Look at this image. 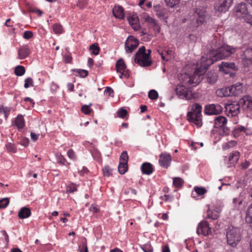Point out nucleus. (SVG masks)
<instances>
[{
    "label": "nucleus",
    "mask_w": 252,
    "mask_h": 252,
    "mask_svg": "<svg viewBox=\"0 0 252 252\" xmlns=\"http://www.w3.org/2000/svg\"><path fill=\"white\" fill-rule=\"evenodd\" d=\"M212 49L200 60V69L205 72L211 64L214 62L230 56L236 51V48L227 45H221L220 40L214 38L212 41Z\"/></svg>",
    "instance_id": "f257e3e1"
},
{
    "label": "nucleus",
    "mask_w": 252,
    "mask_h": 252,
    "mask_svg": "<svg viewBox=\"0 0 252 252\" xmlns=\"http://www.w3.org/2000/svg\"><path fill=\"white\" fill-rule=\"evenodd\" d=\"M204 72L198 67L196 69L192 75L185 74L182 75L181 80L182 84L178 85L176 88V93L178 96L181 99H191L195 97V94L192 93L191 90L186 87L190 85L196 86L201 81L200 75Z\"/></svg>",
    "instance_id": "f03ea898"
},
{
    "label": "nucleus",
    "mask_w": 252,
    "mask_h": 252,
    "mask_svg": "<svg viewBox=\"0 0 252 252\" xmlns=\"http://www.w3.org/2000/svg\"><path fill=\"white\" fill-rule=\"evenodd\" d=\"M244 109H252V97L249 95L244 96L238 103L227 104L225 106V113L228 117L237 116L240 113V106Z\"/></svg>",
    "instance_id": "7ed1b4c3"
},
{
    "label": "nucleus",
    "mask_w": 252,
    "mask_h": 252,
    "mask_svg": "<svg viewBox=\"0 0 252 252\" xmlns=\"http://www.w3.org/2000/svg\"><path fill=\"white\" fill-rule=\"evenodd\" d=\"M201 112L202 106L198 103H194L191 106L190 110L187 114V119L199 127L202 125Z\"/></svg>",
    "instance_id": "20e7f679"
},
{
    "label": "nucleus",
    "mask_w": 252,
    "mask_h": 252,
    "mask_svg": "<svg viewBox=\"0 0 252 252\" xmlns=\"http://www.w3.org/2000/svg\"><path fill=\"white\" fill-rule=\"evenodd\" d=\"M151 50L146 51V48L143 46L136 52L134 57V61L142 66H149L152 64L151 58Z\"/></svg>",
    "instance_id": "39448f33"
},
{
    "label": "nucleus",
    "mask_w": 252,
    "mask_h": 252,
    "mask_svg": "<svg viewBox=\"0 0 252 252\" xmlns=\"http://www.w3.org/2000/svg\"><path fill=\"white\" fill-rule=\"evenodd\" d=\"M189 16L192 25L197 27L205 22L206 11L202 7L196 8L190 12Z\"/></svg>",
    "instance_id": "423d86ee"
},
{
    "label": "nucleus",
    "mask_w": 252,
    "mask_h": 252,
    "mask_svg": "<svg viewBox=\"0 0 252 252\" xmlns=\"http://www.w3.org/2000/svg\"><path fill=\"white\" fill-rule=\"evenodd\" d=\"M226 236L228 244L233 247H235L241 239L240 229L233 227L231 228L229 227Z\"/></svg>",
    "instance_id": "0eeeda50"
},
{
    "label": "nucleus",
    "mask_w": 252,
    "mask_h": 252,
    "mask_svg": "<svg viewBox=\"0 0 252 252\" xmlns=\"http://www.w3.org/2000/svg\"><path fill=\"white\" fill-rule=\"evenodd\" d=\"M235 11L238 17H242L246 22L252 25V16L249 14L246 3H239L235 7Z\"/></svg>",
    "instance_id": "6e6552de"
},
{
    "label": "nucleus",
    "mask_w": 252,
    "mask_h": 252,
    "mask_svg": "<svg viewBox=\"0 0 252 252\" xmlns=\"http://www.w3.org/2000/svg\"><path fill=\"white\" fill-rule=\"evenodd\" d=\"M223 110L222 107L219 104H210L205 107L204 113L208 115H219Z\"/></svg>",
    "instance_id": "1a4fd4ad"
},
{
    "label": "nucleus",
    "mask_w": 252,
    "mask_h": 252,
    "mask_svg": "<svg viewBox=\"0 0 252 252\" xmlns=\"http://www.w3.org/2000/svg\"><path fill=\"white\" fill-rule=\"evenodd\" d=\"M139 41L133 36H129L125 42V49L127 53H132L138 46Z\"/></svg>",
    "instance_id": "9d476101"
},
{
    "label": "nucleus",
    "mask_w": 252,
    "mask_h": 252,
    "mask_svg": "<svg viewBox=\"0 0 252 252\" xmlns=\"http://www.w3.org/2000/svg\"><path fill=\"white\" fill-rule=\"evenodd\" d=\"M233 0H220L215 5V10L219 12L224 13L228 10Z\"/></svg>",
    "instance_id": "9b49d317"
},
{
    "label": "nucleus",
    "mask_w": 252,
    "mask_h": 252,
    "mask_svg": "<svg viewBox=\"0 0 252 252\" xmlns=\"http://www.w3.org/2000/svg\"><path fill=\"white\" fill-rule=\"evenodd\" d=\"M198 234H202L207 236L211 233V227L208 222L206 221H201L198 225L196 230Z\"/></svg>",
    "instance_id": "f8f14e48"
},
{
    "label": "nucleus",
    "mask_w": 252,
    "mask_h": 252,
    "mask_svg": "<svg viewBox=\"0 0 252 252\" xmlns=\"http://www.w3.org/2000/svg\"><path fill=\"white\" fill-rule=\"evenodd\" d=\"M171 160V156L169 154L162 153L159 156V164L161 166L167 168L170 165Z\"/></svg>",
    "instance_id": "ddd939ff"
},
{
    "label": "nucleus",
    "mask_w": 252,
    "mask_h": 252,
    "mask_svg": "<svg viewBox=\"0 0 252 252\" xmlns=\"http://www.w3.org/2000/svg\"><path fill=\"white\" fill-rule=\"evenodd\" d=\"M232 134L235 137H238L240 135L249 136L252 134V131L247 129L243 126H236L232 131Z\"/></svg>",
    "instance_id": "4468645a"
},
{
    "label": "nucleus",
    "mask_w": 252,
    "mask_h": 252,
    "mask_svg": "<svg viewBox=\"0 0 252 252\" xmlns=\"http://www.w3.org/2000/svg\"><path fill=\"white\" fill-rule=\"evenodd\" d=\"M145 22L150 28H152L156 34L160 32V27L156 21L150 16L145 17Z\"/></svg>",
    "instance_id": "2eb2a0df"
},
{
    "label": "nucleus",
    "mask_w": 252,
    "mask_h": 252,
    "mask_svg": "<svg viewBox=\"0 0 252 252\" xmlns=\"http://www.w3.org/2000/svg\"><path fill=\"white\" fill-rule=\"evenodd\" d=\"M127 20L131 28L135 31H138L140 29L141 25L138 17L136 14H132L127 17Z\"/></svg>",
    "instance_id": "dca6fc26"
},
{
    "label": "nucleus",
    "mask_w": 252,
    "mask_h": 252,
    "mask_svg": "<svg viewBox=\"0 0 252 252\" xmlns=\"http://www.w3.org/2000/svg\"><path fill=\"white\" fill-rule=\"evenodd\" d=\"M243 63L245 66H248L252 63V48H248L244 51Z\"/></svg>",
    "instance_id": "f3484780"
},
{
    "label": "nucleus",
    "mask_w": 252,
    "mask_h": 252,
    "mask_svg": "<svg viewBox=\"0 0 252 252\" xmlns=\"http://www.w3.org/2000/svg\"><path fill=\"white\" fill-rule=\"evenodd\" d=\"M230 89H231L232 95H238L243 92V84L241 83H237L230 86Z\"/></svg>",
    "instance_id": "a211bd4d"
},
{
    "label": "nucleus",
    "mask_w": 252,
    "mask_h": 252,
    "mask_svg": "<svg viewBox=\"0 0 252 252\" xmlns=\"http://www.w3.org/2000/svg\"><path fill=\"white\" fill-rule=\"evenodd\" d=\"M30 53V49L28 45L23 46L18 51V58L20 60L26 58Z\"/></svg>",
    "instance_id": "6ab92c4d"
},
{
    "label": "nucleus",
    "mask_w": 252,
    "mask_h": 252,
    "mask_svg": "<svg viewBox=\"0 0 252 252\" xmlns=\"http://www.w3.org/2000/svg\"><path fill=\"white\" fill-rule=\"evenodd\" d=\"M221 210L217 208L216 209H209L207 212V218L212 220H217L220 217Z\"/></svg>",
    "instance_id": "aec40b11"
},
{
    "label": "nucleus",
    "mask_w": 252,
    "mask_h": 252,
    "mask_svg": "<svg viewBox=\"0 0 252 252\" xmlns=\"http://www.w3.org/2000/svg\"><path fill=\"white\" fill-rule=\"evenodd\" d=\"M113 15L117 18L123 19L125 17L123 8L119 5H115L113 8Z\"/></svg>",
    "instance_id": "412c9836"
},
{
    "label": "nucleus",
    "mask_w": 252,
    "mask_h": 252,
    "mask_svg": "<svg viewBox=\"0 0 252 252\" xmlns=\"http://www.w3.org/2000/svg\"><path fill=\"white\" fill-rule=\"evenodd\" d=\"M14 124L18 129H23L25 126V122L23 116L21 114H18L15 119Z\"/></svg>",
    "instance_id": "4be33fe9"
},
{
    "label": "nucleus",
    "mask_w": 252,
    "mask_h": 252,
    "mask_svg": "<svg viewBox=\"0 0 252 252\" xmlns=\"http://www.w3.org/2000/svg\"><path fill=\"white\" fill-rule=\"evenodd\" d=\"M227 123L225 117L221 116L217 117L214 120V126L216 128H220L225 126Z\"/></svg>",
    "instance_id": "5701e85b"
},
{
    "label": "nucleus",
    "mask_w": 252,
    "mask_h": 252,
    "mask_svg": "<svg viewBox=\"0 0 252 252\" xmlns=\"http://www.w3.org/2000/svg\"><path fill=\"white\" fill-rule=\"evenodd\" d=\"M31 214V209L28 207H24L20 209L18 216L20 219H24L29 218Z\"/></svg>",
    "instance_id": "b1692460"
},
{
    "label": "nucleus",
    "mask_w": 252,
    "mask_h": 252,
    "mask_svg": "<svg viewBox=\"0 0 252 252\" xmlns=\"http://www.w3.org/2000/svg\"><path fill=\"white\" fill-rule=\"evenodd\" d=\"M141 170L143 174L150 175L153 172V165L150 162H144L141 165Z\"/></svg>",
    "instance_id": "393cba45"
},
{
    "label": "nucleus",
    "mask_w": 252,
    "mask_h": 252,
    "mask_svg": "<svg viewBox=\"0 0 252 252\" xmlns=\"http://www.w3.org/2000/svg\"><path fill=\"white\" fill-rule=\"evenodd\" d=\"M219 67L220 70L227 73L229 69H235V65L234 63L222 62L219 65Z\"/></svg>",
    "instance_id": "a878e982"
},
{
    "label": "nucleus",
    "mask_w": 252,
    "mask_h": 252,
    "mask_svg": "<svg viewBox=\"0 0 252 252\" xmlns=\"http://www.w3.org/2000/svg\"><path fill=\"white\" fill-rule=\"evenodd\" d=\"M216 94L220 97H226L232 95L230 86L218 89L216 92Z\"/></svg>",
    "instance_id": "bb28decb"
},
{
    "label": "nucleus",
    "mask_w": 252,
    "mask_h": 252,
    "mask_svg": "<svg viewBox=\"0 0 252 252\" xmlns=\"http://www.w3.org/2000/svg\"><path fill=\"white\" fill-rule=\"evenodd\" d=\"M240 153L238 151H234L229 156V161L230 164H235L239 160Z\"/></svg>",
    "instance_id": "cd10ccee"
},
{
    "label": "nucleus",
    "mask_w": 252,
    "mask_h": 252,
    "mask_svg": "<svg viewBox=\"0 0 252 252\" xmlns=\"http://www.w3.org/2000/svg\"><path fill=\"white\" fill-rule=\"evenodd\" d=\"M207 76V81L210 84H214L217 80L218 76L215 72L209 71Z\"/></svg>",
    "instance_id": "c85d7f7f"
},
{
    "label": "nucleus",
    "mask_w": 252,
    "mask_h": 252,
    "mask_svg": "<svg viewBox=\"0 0 252 252\" xmlns=\"http://www.w3.org/2000/svg\"><path fill=\"white\" fill-rule=\"evenodd\" d=\"M126 65L122 59H119L116 63V68L117 72L121 73L124 70L126 69Z\"/></svg>",
    "instance_id": "c756f323"
},
{
    "label": "nucleus",
    "mask_w": 252,
    "mask_h": 252,
    "mask_svg": "<svg viewBox=\"0 0 252 252\" xmlns=\"http://www.w3.org/2000/svg\"><path fill=\"white\" fill-rule=\"evenodd\" d=\"M252 204L250 205L247 212H246V221L248 223L251 224L252 223Z\"/></svg>",
    "instance_id": "7c9ffc66"
},
{
    "label": "nucleus",
    "mask_w": 252,
    "mask_h": 252,
    "mask_svg": "<svg viewBox=\"0 0 252 252\" xmlns=\"http://www.w3.org/2000/svg\"><path fill=\"white\" fill-rule=\"evenodd\" d=\"M11 110V108L10 107L1 106L0 107V113L3 114L4 115L5 119H7L9 115Z\"/></svg>",
    "instance_id": "2f4dec72"
},
{
    "label": "nucleus",
    "mask_w": 252,
    "mask_h": 252,
    "mask_svg": "<svg viewBox=\"0 0 252 252\" xmlns=\"http://www.w3.org/2000/svg\"><path fill=\"white\" fill-rule=\"evenodd\" d=\"M26 72L25 67L23 66L18 65L15 68L14 72L17 76H21Z\"/></svg>",
    "instance_id": "473e14b6"
},
{
    "label": "nucleus",
    "mask_w": 252,
    "mask_h": 252,
    "mask_svg": "<svg viewBox=\"0 0 252 252\" xmlns=\"http://www.w3.org/2000/svg\"><path fill=\"white\" fill-rule=\"evenodd\" d=\"M90 49L92 51V54L94 55H97L99 54L100 48L97 43H94L92 44L90 47Z\"/></svg>",
    "instance_id": "72a5a7b5"
},
{
    "label": "nucleus",
    "mask_w": 252,
    "mask_h": 252,
    "mask_svg": "<svg viewBox=\"0 0 252 252\" xmlns=\"http://www.w3.org/2000/svg\"><path fill=\"white\" fill-rule=\"evenodd\" d=\"M7 151L9 153H15L17 152V148L14 144L9 142L5 145Z\"/></svg>",
    "instance_id": "f704fd0d"
},
{
    "label": "nucleus",
    "mask_w": 252,
    "mask_h": 252,
    "mask_svg": "<svg viewBox=\"0 0 252 252\" xmlns=\"http://www.w3.org/2000/svg\"><path fill=\"white\" fill-rule=\"evenodd\" d=\"M128 169L127 163H120L118 166V170L121 174H125Z\"/></svg>",
    "instance_id": "c9c22d12"
},
{
    "label": "nucleus",
    "mask_w": 252,
    "mask_h": 252,
    "mask_svg": "<svg viewBox=\"0 0 252 252\" xmlns=\"http://www.w3.org/2000/svg\"><path fill=\"white\" fill-rule=\"evenodd\" d=\"M54 32L56 34H61L63 32V26L58 23L55 24L53 26Z\"/></svg>",
    "instance_id": "e433bc0d"
},
{
    "label": "nucleus",
    "mask_w": 252,
    "mask_h": 252,
    "mask_svg": "<svg viewBox=\"0 0 252 252\" xmlns=\"http://www.w3.org/2000/svg\"><path fill=\"white\" fill-rule=\"evenodd\" d=\"M128 159V156L126 151H124L122 153L120 157V162L127 163Z\"/></svg>",
    "instance_id": "4c0bfd02"
},
{
    "label": "nucleus",
    "mask_w": 252,
    "mask_h": 252,
    "mask_svg": "<svg viewBox=\"0 0 252 252\" xmlns=\"http://www.w3.org/2000/svg\"><path fill=\"white\" fill-rule=\"evenodd\" d=\"M183 180L182 178L179 177H175L173 178V183L176 188H179L181 187L183 184Z\"/></svg>",
    "instance_id": "58836bf2"
},
{
    "label": "nucleus",
    "mask_w": 252,
    "mask_h": 252,
    "mask_svg": "<svg viewBox=\"0 0 252 252\" xmlns=\"http://www.w3.org/2000/svg\"><path fill=\"white\" fill-rule=\"evenodd\" d=\"M88 4V1L87 0H78L76 6L79 9H84Z\"/></svg>",
    "instance_id": "ea45409f"
},
{
    "label": "nucleus",
    "mask_w": 252,
    "mask_h": 252,
    "mask_svg": "<svg viewBox=\"0 0 252 252\" xmlns=\"http://www.w3.org/2000/svg\"><path fill=\"white\" fill-rule=\"evenodd\" d=\"M57 158V161L59 163L62 165H65L66 162V159L61 153H58L56 155Z\"/></svg>",
    "instance_id": "a19ab883"
},
{
    "label": "nucleus",
    "mask_w": 252,
    "mask_h": 252,
    "mask_svg": "<svg viewBox=\"0 0 252 252\" xmlns=\"http://www.w3.org/2000/svg\"><path fill=\"white\" fill-rule=\"evenodd\" d=\"M166 5L170 7H173L179 4L180 0H164Z\"/></svg>",
    "instance_id": "79ce46f5"
},
{
    "label": "nucleus",
    "mask_w": 252,
    "mask_h": 252,
    "mask_svg": "<svg viewBox=\"0 0 252 252\" xmlns=\"http://www.w3.org/2000/svg\"><path fill=\"white\" fill-rule=\"evenodd\" d=\"M194 190L199 195H204L207 192V190L204 188L202 187H195Z\"/></svg>",
    "instance_id": "37998d69"
},
{
    "label": "nucleus",
    "mask_w": 252,
    "mask_h": 252,
    "mask_svg": "<svg viewBox=\"0 0 252 252\" xmlns=\"http://www.w3.org/2000/svg\"><path fill=\"white\" fill-rule=\"evenodd\" d=\"M148 96L151 99L155 100L158 98V94L156 90H152L149 92Z\"/></svg>",
    "instance_id": "c03bdc74"
},
{
    "label": "nucleus",
    "mask_w": 252,
    "mask_h": 252,
    "mask_svg": "<svg viewBox=\"0 0 252 252\" xmlns=\"http://www.w3.org/2000/svg\"><path fill=\"white\" fill-rule=\"evenodd\" d=\"M127 115V111L123 108L119 109L117 112V116L122 119H125Z\"/></svg>",
    "instance_id": "a18cd8bd"
},
{
    "label": "nucleus",
    "mask_w": 252,
    "mask_h": 252,
    "mask_svg": "<svg viewBox=\"0 0 252 252\" xmlns=\"http://www.w3.org/2000/svg\"><path fill=\"white\" fill-rule=\"evenodd\" d=\"M33 86V81L32 78L28 77L25 80L24 87L28 88Z\"/></svg>",
    "instance_id": "49530a36"
},
{
    "label": "nucleus",
    "mask_w": 252,
    "mask_h": 252,
    "mask_svg": "<svg viewBox=\"0 0 252 252\" xmlns=\"http://www.w3.org/2000/svg\"><path fill=\"white\" fill-rule=\"evenodd\" d=\"M9 203V200L7 198H4L0 200V209L6 208Z\"/></svg>",
    "instance_id": "de8ad7c7"
},
{
    "label": "nucleus",
    "mask_w": 252,
    "mask_h": 252,
    "mask_svg": "<svg viewBox=\"0 0 252 252\" xmlns=\"http://www.w3.org/2000/svg\"><path fill=\"white\" fill-rule=\"evenodd\" d=\"M67 155L68 158L73 160H75L77 158L76 155L74 151L72 149H70L67 152Z\"/></svg>",
    "instance_id": "09e8293b"
},
{
    "label": "nucleus",
    "mask_w": 252,
    "mask_h": 252,
    "mask_svg": "<svg viewBox=\"0 0 252 252\" xmlns=\"http://www.w3.org/2000/svg\"><path fill=\"white\" fill-rule=\"evenodd\" d=\"M77 190V187L74 184H71L66 188V191L68 192L73 193Z\"/></svg>",
    "instance_id": "8fccbe9b"
},
{
    "label": "nucleus",
    "mask_w": 252,
    "mask_h": 252,
    "mask_svg": "<svg viewBox=\"0 0 252 252\" xmlns=\"http://www.w3.org/2000/svg\"><path fill=\"white\" fill-rule=\"evenodd\" d=\"M81 110L83 113L86 115H89L92 112L93 110L88 105H84L82 106Z\"/></svg>",
    "instance_id": "3c124183"
},
{
    "label": "nucleus",
    "mask_w": 252,
    "mask_h": 252,
    "mask_svg": "<svg viewBox=\"0 0 252 252\" xmlns=\"http://www.w3.org/2000/svg\"><path fill=\"white\" fill-rule=\"evenodd\" d=\"M78 250L79 252H88L86 243L83 242L82 244L79 246Z\"/></svg>",
    "instance_id": "603ef678"
},
{
    "label": "nucleus",
    "mask_w": 252,
    "mask_h": 252,
    "mask_svg": "<svg viewBox=\"0 0 252 252\" xmlns=\"http://www.w3.org/2000/svg\"><path fill=\"white\" fill-rule=\"evenodd\" d=\"M112 169L109 166H105L103 168V174L105 176H109L112 174Z\"/></svg>",
    "instance_id": "864d4df0"
},
{
    "label": "nucleus",
    "mask_w": 252,
    "mask_h": 252,
    "mask_svg": "<svg viewBox=\"0 0 252 252\" xmlns=\"http://www.w3.org/2000/svg\"><path fill=\"white\" fill-rule=\"evenodd\" d=\"M120 75V78L122 79L123 77L126 78H128L130 76V72L128 69H125L122 71Z\"/></svg>",
    "instance_id": "5fc2aeb1"
},
{
    "label": "nucleus",
    "mask_w": 252,
    "mask_h": 252,
    "mask_svg": "<svg viewBox=\"0 0 252 252\" xmlns=\"http://www.w3.org/2000/svg\"><path fill=\"white\" fill-rule=\"evenodd\" d=\"M33 36V33L31 31H25L24 33L23 37L26 39H29L32 38Z\"/></svg>",
    "instance_id": "6e6d98bb"
},
{
    "label": "nucleus",
    "mask_w": 252,
    "mask_h": 252,
    "mask_svg": "<svg viewBox=\"0 0 252 252\" xmlns=\"http://www.w3.org/2000/svg\"><path fill=\"white\" fill-rule=\"evenodd\" d=\"M76 72H77L79 75L82 77H85L88 75V71L84 69H77Z\"/></svg>",
    "instance_id": "4d7b16f0"
},
{
    "label": "nucleus",
    "mask_w": 252,
    "mask_h": 252,
    "mask_svg": "<svg viewBox=\"0 0 252 252\" xmlns=\"http://www.w3.org/2000/svg\"><path fill=\"white\" fill-rule=\"evenodd\" d=\"M90 210L93 213H96L99 212V207L98 205L93 204L91 206Z\"/></svg>",
    "instance_id": "13d9d810"
},
{
    "label": "nucleus",
    "mask_w": 252,
    "mask_h": 252,
    "mask_svg": "<svg viewBox=\"0 0 252 252\" xmlns=\"http://www.w3.org/2000/svg\"><path fill=\"white\" fill-rule=\"evenodd\" d=\"M124 193L126 194H131L135 195L137 194V191L135 189L132 188H128L125 189Z\"/></svg>",
    "instance_id": "bf43d9fd"
},
{
    "label": "nucleus",
    "mask_w": 252,
    "mask_h": 252,
    "mask_svg": "<svg viewBox=\"0 0 252 252\" xmlns=\"http://www.w3.org/2000/svg\"><path fill=\"white\" fill-rule=\"evenodd\" d=\"M144 252H153V249L151 246L148 245H144L141 247Z\"/></svg>",
    "instance_id": "052dcab7"
},
{
    "label": "nucleus",
    "mask_w": 252,
    "mask_h": 252,
    "mask_svg": "<svg viewBox=\"0 0 252 252\" xmlns=\"http://www.w3.org/2000/svg\"><path fill=\"white\" fill-rule=\"evenodd\" d=\"M72 58L70 55H65L63 57V60L65 63H70Z\"/></svg>",
    "instance_id": "680f3d73"
},
{
    "label": "nucleus",
    "mask_w": 252,
    "mask_h": 252,
    "mask_svg": "<svg viewBox=\"0 0 252 252\" xmlns=\"http://www.w3.org/2000/svg\"><path fill=\"white\" fill-rule=\"evenodd\" d=\"M89 172L88 169L87 167L83 166L81 170H79L78 173L80 176H84L85 174H87Z\"/></svg>",
    "instance_id": "e2e57ef3"
},
{
    "label": "nucleus",
    "mask_w": 252,
    "mask_h": 252,
    "mask_svg": "<svg viewBox=\"0 0 252 252\" xmlns=\"http://www.w3.org/2000/svg\"><path fill=\"white\" fill-rule=\"evenodd\" d=\"M161 198L165 201H171L172 199L171 196L169 194H165L163 196H161Z\"/></svg>",
    "instance_id": "0e129e2a"
},
{
    "label": "nucleus",
    "mask_w": 252,
    "mask_h": 252,
    "mask_svg": "<svg viewBox=\"0 0 252 252\" xmlns=\"http://www.w3.org/2000/svg\"><path fill=\"white\" fill-rule=\"evenodd\" d=\"M251 165V162L249 161H246L242 163L241 168L243 169H246Z\"/></svg>",
    "instance_id": "69168bd1"
},
{
    "label": "nucleus",
    "mask_w": 252,
    "mask_h": 252,
    "mask_svg": "<svg viewBox=\"0 0 252 252\" xmlns=\"http://www.w3.org/2000/svg\"><path fill=\"white\" fill-rule=\"evenodd\" d=\"M38 136H39V134H37L33 132H32L31 133V138L33 141H36L37 140V139L38 138Z\"/></svg>",
    "instance_id": "338daca9"
},
{
    "label": "nucleus",
    "mask_w": 252,
    "mask_h": 252,
    "mask_svg": "<svg viewBox=\"0 0 252 252\" xmlns=\"http://www.w3.org/2000/svg\"><path fill=\"white\" fill-rule=\"evenodd\" d=\"M105 92L108 93L109 95H111L114 93L113 89L110 87H107L105 90Z\"/></svg>",
    "instance_id": "774afa93"
}]
</instances>
